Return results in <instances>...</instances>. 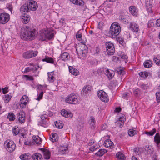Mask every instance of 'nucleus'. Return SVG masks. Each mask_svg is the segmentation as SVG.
Wrapping results in <instances>:
<instances>
[{"label": "nucleus", "mask_w": 160, "mask_h": 160, "mask_svg": "<svg viewBox=\"0 0 160 160\" xmlns=\"http://www.w3.org/2000/svg\"><path fill=\"white\" fill-rule=\"evenodd\" d=\"M37 34V32L35 29L26 26L22 29L20 35L21 38L27 41H30L36 37Z\"/></svg>", "instance_id": "1"}, {"label": "nucleus", "mask_w": 160, "mask_h": 160, "mask_svg": "<svg viewBox=\"0 0 160 160\" xmlns=\"http://www.w3.org/2000/svg\"><path fill=\"white\" fill-rule=\"evenodd\" d=\"M54 34L48 28L42 29L39 33V39L42 41L49 40L53 38Z\"/></svg>", "instance_id": "2"}, {"label": "nucleus", "mask_w": 160, "mask_h": 160, "mask_svg": "<svg viewBox=\"0 0 160 160\" xmlns=\"http://www.w3.org/2000/svg\"><path fill=\"white\" fill-rule=\"evenodd\" d=\"M121 31V27L119 24L117 22H114L111 24L109 33L111 37H116Z\"/></svg>", "instance_id": "3"}, {"label": "nucleus", "mask_w": 160, "mask_h": 160, "mask_svg": "<svg viewBox=\"0 0 160 160\" xmlns=\"http://www.w3.org/2000/svg\"><path fill=\"white\" fill-rule=\"evenodd\" d=\"M4 146L7 150L11 152L16 148V146L14 142L12 140H8L4 142Z\"/></svg>", "instance_id": "4"}, {"label": "nucleus", "mask_w": 160, "mask_h": 160, "mask_svg": "<svg viewBox=\"0 0 160 160\" xmlns=\"http://www.w3.org/2000/svg\"><path fill=\"white\" fill-rule=\"evenodd\" d=\"M65 101L70 104H77L78 102V96L75 94H71L66 98Z\"/></svg>", "instance_id": "5"}, {"label": "nucleus", "mask_w": 160, "mask_h": 160, "mask_svg": "<svg viewBox=\"0 0 160 160\" xmlns=\"http://www.w3.org/2000/svg\"><path fill=\"white\" fill-rule=\"evenodd\" d=\"M97 93L98 97L102 101L106 102H108V96L105 92L102 90H100L98 91Z\"/></svg>", "instance_id": "6"}, {"label": "nucleus", "mask_w": 160, "mask_h": 160, "mask_svg": "<svg viewBox=\"0 0 160 160\" xmlns=\"http://www.w3.org/2000/svg\"><path fill=\"white\" fill-rule=\"evenodd\" d=\"M10 19L9 15L5 12L0 13V24H4L8 22Z\"/></svg>", "instance_id": "7"}, {"label": "nucleus", "mask_w": 160, "mask_h": 160, "mask_svg": "<svg viewBox=\"0 0 160 160\" xmlns=\"http://www.w3.org/2000/svg\"><path fill=\"white\" fill-rule=\"evenodd\" d=\"M38 54L37 51H29L24 52L23 54V57L25 58L29 59L36 56Z\"/></svg>", "instance_id": "8"}, {"label": "nucleus", "mask_w": 160, "mask_h": 160, "mask_svg": "<svg viewBox=\"0 0 160 160\" xmlns=\"http://www.w3.org/2000/svg\"><path fill=\"white\" fill-rule=\"evenodd\" d=\"M153 1L152 0H145V6L147 11L150 13H153L152 9Z\"/></svg>", "instance_id": "9"}, {"label": "nucleus", "mask_w": 160, "mask_h": 160, "mask_svg": "<svg viewBox=\"0 0 160 160\" xmlns=\"http://www.w3.org/2000/svg\"><path fill=\"white\" fill-rule=\"evenodd\" d=\"M28 98L26 95H23L21 98L19 105L22 108H25L28 102Z\"/></svg>", "instance_id": "10"}, {"label": "nucleus", "mask_w": 160, "mask_h": 160, "mask_svg": "<svg viewBox=\"0 0 160 160\" xmlns=\"http://www.w3.org/2000/svg\"><path fill=\"white\" fill-rule=\"evenodd\" d=\"M27 5L29 10L32 11H35L38 8L37 2L34 1H30Z\"/></svg>", "instance_id": "11"}, {"label": "nucleus", "mask_w": 160, "mask_h": 160, "mask_svg": "<svg viewBox=\"0 0 160 160\" xmlns=\"http://www.w3.org/2000/svg\"><path fill=\"white\" fill-rule=\"evenodd\" d=\"M139 25L135 22H132L130 24V28L133 32L137 33L139 30Z\"/></svg>", "instance_id": "12"}, {"label": "nucleus", "mask_w": 160, "mask_h": 160, "mask_svg": "<svg viewBox=\"0 0 160 160\" xmlns=\"http://www.w3.org/2000/svg\"><path fill=\"white\" fill-rule=\"evenodd\" d=\"M25 113L24 112L22 111L19 112L18 118V121L21 123H23L25 122Z\"/></svg>", "instance_id": "13"}, {"label": "nucleus", "mask_w": 160, "mask_h": 160, "mask_svg": "<svg viewBox=\"0 0 160 160\" xmlns=\"http://www.w3.org/2000/svg\"><path fill=\"white\" fill-rule=\"evenodd\" d=\"M30 18V16L26 13H23L21 16V20L22 22L24 24L28 23L29 21Z\"/></svg>", "instance_id": "14"}, {"label": "nucleus", "mask_w": 160, "mask_h": 160, "mask_svg": "<svg viewBox=\"0 0 160 160\" xmlns=\"http://www.w3.org/2000/svg\"><path fill=\"white\" fill-rule=\"evenodd\" d=\"M129 10L130 13L133 16L136 17L138 16V10L136 6H130Z\"/></svg>", "instance_id": "15"}, {"label": "nucleus", "mask_w": 160, "mask_h": 160, "mask_svg": "<svg viewBox=\"0 0 160 160\" xmlns=\"http://www.w3.org/2000/svg\"><path fill=\"white\" fill-rule=\"evenodd\" d=\"M103 145L105 147L110 149L112 148L114 146L113 142L110 139L105 140Z\"/></svg>", "instance_id": "16"}, {"label": "nucleus", "mask_w": 160, "mask_h": 160, "mask_svg": "<svg viewBox=\"0 0 160 160\" xmlns=\"http://www.w3.org/2000/svg\"><path fill=\"white\" fill-rule=\"evenodd\" d=\"M154 142L156 144V146L158 148H160V135L159 133H157L154 137Z\"/></svg>", "instance_id": "17"}, {"label": "nucleus", "mask_w": 160, "mask_h": 160, "mask_svg": "<svg viewBox=\"0 0 160 160\" xmlns=\"http://www.w3.org/2000/svg\"><path fill=\"white\" fill-rule=\"evenodd\" d=\"M42 150L44 158L46 159L50 158L51 154L49 151L46 148H42Z\"/></svg>", "instance_id": "18"}, {"label": "nucleus", "mask_w": 160, "mask_h": 160, "mask_svg": "<svg viewBox=\"0 0 160 160\" xmlns=\"http://www.w3.org/2000/svg\"><path fill=\"white\" fill-rule=\"evenodd\" d=\"M104 73L109 80L111 79L115 74L114 72L111 70L107 69L105 70Z\"/></svg>", "instance_id": "19"}, {"label": "nucleus", "mask_w": 160, "mask_h": 160, "mask_svg": "<svg viewBox=\"0 0 160 160\" xmlns=\"http://www.w3.org/2000/svg\"><path fill=\"white\" fill-rule=\"evenodd\" d=\"M68 150V147L61 146L59 148L58 153L61 155H63L66 153Z\"/></svg>", "instance_id": "20"}, {"label": "nucleus", "mask_w": 160, "mask_h": 160, "mask_svg": "<svg viewBox=\"0 0 160 160\" xmlns=\"http://www.w3.org/2000/svg\"><path fill=\"white\" fill-rule=\"evenodd\" d=\"M32 141L34 144L39 145L41 142V138L38 136H34L32 138Z\"/></svg>", "instance_id": "21"}, {"label": "nucleus", "mask_w": 160, "mask_h": 160, "mask_svg": "<svg viewBox=\"0 0 160 160\" xmlns=\"http://www.w3.org/2000/svg\"><path fill=\"white\" fill-rule=\"evenodd\" d=\"M91 90V87L89 85L86 86V87H84L83 89H82L81 92V93L84 94H88L90 93Z\"/></svg>", "instance_id": "22"}, {"label": "nucleus", "mask_w": 160, "mask_h": 160, "mask_svg": "<svg viewBox=\"0 0 160 160\" xmlns=\"http://www.w3.org/2000/svg\"><path fill=\"white\" fill-rule=\"evenodd\" d=\"M69 69L70 72L73 75L77 76L79 73V71L73 67L69 66Z\"/></svg>", "instance_id": "23"}, {"label": "nucleus", "mask_w": 160, "mask_h": 160, "mask_svg": "<svg viewBox=\"0 0 160 160\" xmlns=\"http://www.w3.org/2000/svg\"><path fill=\"white\" fill-rule=\"evenodd\" d=\"M139 75L143 79L146 78L148 76H150L151 74L149 72H141L139 73Z\"/></svg>", "instance_id": "24"}, {"label": "nucleus", "mask_w": 160, "mask_h": 160, "mask_svg": "<svg viewBox=\"0 0 160 160\" xmlns=\"http://www.w3.org/2000/svg\"><path fill=\"white\" fill-rule=\"evenodd\" d=\"M61 57L62 59L64 61H66L70 58L69 54L66 52H64L61 54Z\"/></svg>", "instance_id": "25"}, {"label": "nucleus", "mask_w": 160, "mask_h": 160, "mask_svg": "<svg viewBox=\"0 0 160 160\" xmlns=\"http://www.w3.org/2000/svg\"><path fill=\"white\" fill-rule=\"evenodd\" d=\"M20 10L21 12H24V13H25L26 12H28L29 9L27 4H24L21 7Z\"/></svg>", "instance_id": "26"}, {"label": "nucleus", "mask_w": 160, "mask_h": 160, "mask_svg": "<svg viewBox=\"0 0 160 160\" xmlns=\"http://www.w3.org/2000/svg\"><path fill=\"white\" fill-rule=\"evenodd\" d=\"M119 18L121 22L126 24L128 23V21L126 19L125 15H120L119 17Z\"/></svg>", "instance_id": "27"}, {"label": "nucleus", "mask_w": 160, "mask_h": 160, "mask_svg": "<svg viewBox=\"0 0 160 160\" xmlns=\"http://www.w3.org/2000/svg\"><path fill=\"white\" fill-rule=\"evenodd\" d=\"M31 155L28 153H25L21 155L20 156V158L22 160H28L31 158Z\"/></svg>", "instance_id": "28"}, {"label": "nucleus", "mask_w": 160, "mask_h": 160, "mask_svg": "<svg viewBox=\"0 0 160 160\" xmlns=\"http://www.w3.org/2000/svg\"><path fill=\"white\" fill-rule=\"evenodd\" d=\"M34 160H42V155L39 153H36L32 156Z\"/></svg>", "instance_id": "29"}, {"label": "nucleus", "mask_w": 160, "mask_h": 160, "mask_svg": "<svg viewBox=\"0 0 160 160\" xmlns=\"http://www.w3.org/2000/svg\"><path fill=\"white\" fill-rule=\"evenodd\" d=\"M125 121V118L124 117H120L119 118L118 121L117 122V124H118L120 128H122Z\"/></svg>", "instance_id": "30"}, {"label": "nucleus", "mask_w": 160, "mask_h": 160, "mask_svg": "<svg viewBox=\"0 0 160 160\" xmlns=\"http://www.w3.org/2000/svg\"><path fill=\"white\" fill-rule=\"evenodd\" d=\"M50 138L51 141L53 142H56L58 140L57 134L54 133H52Z\"/></svg>", "instance_id": "31"}, {"label": "nucleus", "mask_w": 160, "mask_h": 160, "mask_svg": "<svg viewBox=\"0 0 160 160\" xmlns=\"http://www.w3.org/2000/svg\"><path fill=\"white\" fill-rule=\"evenodd\" d=\"M89 123L92 129H94L95 126V118L93 117H91L89 120Z\"/></svg>", "instance_id": "32"}, {"label": "nucleus", "mask_w": 160, "mask_h": 160, "mask_svg": "<svg viewBox=\"0 0 160 160\" xmlns=\"http://www.w3.org/2000/svg\"><path fill=\"white\" fill-rule=\"evenodd\" d=\"M101 52L100 48L98 47H96L92 49V53L94 55H97Z\"/></svg>", "instance_id": "33"}, {"label": "nucleus", "mask_w": 160, "mask_h": 160, "mask_svg": "<svg viewBox=\"0 0 160 160\" xmlns=\"http://www.w3.org/2000/svg\"><path fill=\"white\" fill-rule=\"evenodd\" d=\"M42 61L46 62L47 63H53L54 62V60L52 58L48 56H46L45 58L42 59Z\"/></svg>", "instance_id": "34"}, {"label": "nucleus", "mask_w": 160, "mask_h": 160, "mask_svg": "<svg viewBox=\"0 0 160 160\" xmlns=\"http://www.w3.org/2000/svg\"><path fill=\"white\" fill-rule=\"evenodd\" d=\"M7 118L10 121H12L15 119V116L12 112H10L8 113Z\"/></svg>", "instance_id": "35"}, {"label": "nucleus", "mask_w": 160, "mask_h": 160, "mask_svg": "<svg viewBox=\"0 0 160 160\" xmlns=\"http://www.w3.org/2000/svg\"><path fill=\"white\" fill-rule=\"evenodd\" d=\"M38 68L36 67V66H35V67L33 66V67L32 68H30L28 67L26 68L25 69L24 71L22 72H24L25 73H26L32 70H36Z\"/></svg>", "instance_id": "36"}, {"label": "nucleus", "mask_w": 160, "mask_h": 160, "mask_svg": "<svg viewBox=\"0 0 160 160\" xmlns=\"http://www.w3.org/2000/svg\"><path fill=\"white\" fill-rule=\"evenodd\" d=\"M107 151L106 150L100 149L96 153L95 155L99 156H102Z\"/></svg>", "instance_id": "37"}, {"label": "nucleus", "mask_w": 160, "mask_h": 160, "mask_svg": "<svg viewBox=\"0 0 160 160\" xmlns=\"http://www.w3.org/2000/svg\"><path fill=\"white\" fill-rule=\"evenodd\" d=\"M144 67L146 68H149L152 65V62L149 60H146L143 63Z\"/></svg>", "instance_id": "38"}, {"label": "nucleus", "mask_w": 160, "mask_h": 160, "mask_svg": "<svg viewBox=\"0 0 160 160\" xmlns=\"http://www.w3.org/2000/svg\"><path fill=\"white\" fill-rule=\"evenodd\" d=\"M137 131L134 130L133 129H130L128 131V133L129 136L132 137L137 133Z\"/></svg>", "instance_id": "39"}, {"label": "nucleus", "mask_w": 160, "mask_h": 160, "mask_svg": "<svg viewBox=\"0 0 160 160\" xmlns=\"http://www.w3.org/2000/svg\"><path fill=\"white\" fill-rule=\"evenodd\" d=\"M55 126L57 128L59 129H61L63 128V124L62 121H59L58 122L56 121L55 123Z\"/></svg>", "instance_id": "40"}, {"label": "nucleus", "mask_w": 160, "mask_h": 160, "mask_svg": "<svg viewBox=\"0 0 160 160\" xmlns=\"http://www.w3.org/2000/svg\"><path fill=\"white\" fill-rule=\"evenodd\" d=\"M156 132V129L155 128L153 129L150 132L145 131V133L148 136H153Z\"/></svg>", "instance_id": "41"}, {"label": "nucleus", "mask_w": 160, "mask_h": 160, "mask_svg": "<svg viewBox=\"0 0 160 160\" xmlns=\"http://www.w3.org/2000/svg\"><path fill=\"white\" fill-rule=\"evenodd\" d=\"M89 63L91 65L94 66L97 65L98 63V61L95 58H92L89 61Z\"/></svg>", "instance_id": "42"}, {"label": "nucleus", "mask_w": 160, "mask_h": 160, "mask_svg": "<svg viewBox=\"0 0 160 160\" xmlns=\"http://www.w3.org/2000/svg\"><path fill=\"white\" fill-rule=\"evenodd\" d=\"M105 46L107 49V51L108 50L109 48H111L114 47V45L111 42H106L105 43Z\"/></svg>", "instance_id": "43"}, {"label": "nucleus", "mask_w": 160, "mask_h": 160, "mask_svg": "<svg viewBox=\"0 0 160 160\" xmlns=\"http://www.w3.org/2000/svg\"><path fill=\"white\" fill-rule=\"evenodd\" d=\"M116 157L118 159L124 160L125 158L124 155L121 152H118L116 155Z\"/></svg>", "instance_id": "44"}, {"label": "nucleus", "mask_w": 160, "mask_h": 160, "mask_svg": "<svg viewBox=\"0 0 160 160\" xmlns=\"http://www.w3.org/2000/svg\"><path fill=\"white\" fill-rule=\"evenodd\" d=\"M115 52V49L114 47L111 48H109L108 49V50L107 51V54L109 55H112L113 54L114 52Z\"/></svg>", "instance_id": "45"}, {"label": "nucleus", "mask_w": 160, "mask_h": 160, "mask_svg": "<svg viewBox=\"0 0 160 160\" xmlns=\"http://www.w3.org/2000/svg\"><path fill=\"white\" fill-rule=\"evenodd\" d=\"M52 72H51L50 74L48 73V79L49 82H52L54 81L55 78L52 75Z\"/></svg>", "instance_id": "46"}, {"label": "nucleus", "mask_w": 160, "mask_h": 160, "mask_svg": "<svg viewBox=\"0 0 160 160\" xmlns=\"http://www.w3.org/2000/svg\"><path fill=\"white\" fill-rule=\"evenodd\" d=\"M23 78H25L26 80L32 81L34 80V78L32 76L28 75H24L22 76Z\"/></svg>", "instance_id": "47"}, {"label": "nucleus", "mask_w": 160, "mask_h": 160, "mask_svg": "<svg viewBox=\"0 0 160 160\" xmlns=\"http://www.w3.org/2000/svg\"><path fill=\"white\" fill-rule=\"evenodd\" d=\"M11 97L12 96L11 95L8 94H6L4 95L3 98L5 101L6 102H8L11 99Z\"/></svg>", "instance_id": "48"}, {"label": "nucleus", "mask_w": 160, "mask_h": 160, "mask_svg": "<svg viewBox=\"0 0 160 160\" xmlns=\"http://www.w3.org/2000/svg\"><path fill=\"white\" fill-rule=\"evenodd\" d=\"M43 94V91L41 92L39 94H38L37 96L36 100L39 101L40 100L42 99Z\"/></svg>", "instance_id": "49"}, {"label": "nucleus", "mask_w": 160, "mask_h": 160, "mask_svg": "<svg viewBox=\"0 0 160 160\" xmlns=\"http://www.w3.org/2000/svg\"><path fill=\"white\" fill-rule=\"evenodd\" d=\"M153 60L156 65L160 66V59L156 57H154L153 58Z\"/></svg>", "instance_id": "50"}, {"label": "nucleus", "mask_w": 160, "mask_h": 160, "mask_svg": "<svg viewBox=\"0 0 160 160\" xmlns=\"http://www.w3.org/2000/svg\"><path fill=\"white\" fill-rule=\"evenodd\" d=\"M156 96L157 102H160V91L156 92Z\"/></svg>", "instance_id": "51"}, {"label": "nucleus", "mask_w": 160, "mask_h": 160, "mask_svg": "<svg viewBox=\"0 0 160 160\" xmlns=\"http://www.w3.org/2000/svg\"><path fill=\"white\" fill-rule=\"evenodd\" d=\"M154 23L153 22V20H151L148 21V28H150L154 26Z\"/></svg>", "instance_id": "52"}, {"label": "nucleus", "mask_w": 160, "mask_h": 160, "mask_svg": "<svg viewBox=\"0 0 160 160\" xmlns=\"http://www.w3.org/2000/svg\"><path fill=\"white\" fill-rule=\"evenodd\" d=\"M47 117L46 118V117L44 116H41V118L42 120V121L41 123L42 124H45L46 122V120L47 119Z\"/></svg>", "instance_id": "53"}, {"label": "nucleus", "mask_w": 160, "mask_h": 160, "mask_svg": "<svg viewBox=\"0 0 160 160\" xmlns=\"http://www.w3.org/2000/svg\"><path fill=\"white\" fill-rule=\"evenodd\" d=\"M13 133V134L15 135H16L18 134L19 132V129L16 128H14L12 130Z\"/></svg>", "instance_id": "54"}, {"label": "nucleus", "mask_w": 160, "mask_h": 160, "mask_svg": "<svg viewBox=\"0 0 160 160\" xmlns=\"http://www.w3.org/2000/svg\"><path fill=\"white\" fill-rule=\"evenodd\" d=\"M82 35L81 34L79 33L78 32L76 35V38L79 41H81L82 40Z\"/></svg>", "instance_id": "55"}, {"label": "nucleus", "mask_w": 160, "mask_h": 160, "mask_svg": "<svg viewBox=\"0 0 160 160\" xmlns=\"http://www.w3.org/2000/svg\"><path fill=\"white\" fill-rule=\"evenodd\" d=\"M76 4L80 6H82L84 4V2L82 0H77Z\"/></svg>", "instance_id": "56"}, {"label": "nucleus", "mask_w": 160, "mask_h": 160, "mask_svg": "<svg viewBox=\"0 0 160 160\" xmlns=\"http://www.w3.org/2000/svg\"><path fill=\"white\" fill-rule=\"evenodd\" d=\"M67 113V111L65 109L62 110L61 111V114L63 117L66 118V114Z\"/></svg>", "instance_id": "57"}, {"label": "nucleus", "mask_w": 160, "mask_h": 160, "mask_svg": "<svg viewBox=\"0 0 160 160\" xmlns=\"http://www.w3.org/2000/svg\"><path fill=\"white\" fill-rule=\"evenodd\" d=\"M66 118H70L73 116L72 114L69 111H67V113L66 115Z\"/></svg>", "instance_id": "58"}, {"label": "nucleus", "mask_w": 160, "mask_h": 160, "mask_svg": "<svg viewBox=\"0 0 160 160\" xmlns=\"http://www.w3.org/2000/svg\"><path fill=\"white\" fill-rule=\"evenodd\" d=\"M117 71L118 74L123 75L124 74V71L123 70L118 69Z\"/></svg>", "instance_id": "59"}, {"label": "nucleus", "mask_w": 160, "mask_h": 160, "mask_svg": "<svg viewBox=\"0 0 160 160\" xmlns=\"http://www.w3.org/2000/svg\"><path fill=\"white\" fill-rule=\"evenodd\" d=\"M7 8L11 12V13H12L13 7L11 4H8L7 5Z\"/></svg>", "instance_id": "60"}, {"label": "nucleus", "mask_w": 160, "mask_h": 160, "mask_svg": "<svg viewBox=\"0 0 160 160\" xmlns=\"http://www.w3.org/2000/svg\"><path fill=\"white\" fill-rule=\"evenodd\" d=\"M103 23L102 22H100L99 23L98 25V28H99L100 29L102 30L103 28Z\"/></svg>", "instance_id": "61"}, {"label": "nucleus", "mask_w": 160, "mask_h": 160, "mask_svg": "<svg viewBox=\"0 0 160 160\" xmlns=\"http://www.w3.org/2000/svg\"><path fill=\"white\" fill-rule=\"evenodd\" d=\"M155 25L156 27L160 28V18L156 20Z\"/></svg>", "instance_id": "62"}, {"label": "nucleus", "mask_w": 160, "mask_h": 160, "mask_svg": "<svg viewBox=\"0 0 160 160\" xmlns=\"http://www.w3.org/2000/svg\"><path fill=\"white\" fill-rule=\"evenodd\" d=\"M140 87L142 89L145 90L147 89L148 86L147 84H142L141 85Z\"/></svg>", "instance_id": "63"}, {"label": "nucleus", "mask_w": 160, "mask_h": 160, "mask_svg": "<svg viewBox=\"0 0 160 160\" xmlns=\"http://www.w3.org/2000/svg\"><path fill=\"white\" fill-rule=\"evenodd\" d=\"M8 88L7 87H5L2 88V90L3 93L5 94L7 93L8 92Z\"/></svg>", "instance_id": "64"}]
</instances>
